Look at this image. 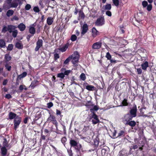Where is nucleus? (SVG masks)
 Masks as SVG:
<instances>
[{
    "label": "nucleus",
    "instance_id": "nucleus-1",
    "mask_svg": "<svg viewBox=\"0 0 156 156\" xmlns=\"http://www.w3.org/2000/svg\"><path fill=\"white\" fill-rule=\"evenodd\" d=\"M71 56L72 62L73 65H75L78 61L80 58V55L77 51H75L70 56Z\"/></svg>",
    "mask_w": 156,
    "mask_h": 156
},
{
    "label": "nucleus",
    "instance_id": "nucleus-2",
    "mask_svg": "<svg viewBox=\"0 0 156 156\" xmlns=\"http://www.w3.org/2000/svg\"><path fill=\"white\" fill-rule=\"evenodd\" d=\"M50 116L48 118L47 121H49V122H51L53 124L55 125L56 128V129L58 130V123L56 120V117L55 115H51L50 113H49Z\"/></svg>",
    "mask_w": 156,
    "mask_h": 156
},
{
    "label": "nucleus",
    "instance_id": "nucleus-3",
    "mask_svg": "<svg viewBox=\"0 0 156 156\" xmlns=\"http://www.w3.org/2000/svg\"><path fill=\"white\" fill-rule=\"evenodd\" d=\"M105 21L104 17L102 15L100 16L98 18L95 22V25L98 26H101L104 25L105 24Z\"/></svg>",
    "mask_w": 156,
    "mask_h": 156
},
{
    "label": "nucleus",
    "instance_id": "nucleus-4",
    "mask_svg": "<svg viewBox=\"0 0 156 156\" xmlns=\"http://www.w3.org/2000/svg\"><path fill=\"white\" fill-rule=\"evenodd\" d=\"M22 121V118L19 115L13 120L14 129L16 130Z\"/></svg>",
    "mask_w": 156,
    "mask_h": 156
},
{
    "label": "nucleus",
    "instance_id": "nucleus-5",
    "mask_svg": "<svg viewBox=\"0 0 156 156\" xmlns=\"http://www.w3.org/2000/svg\"><path fill=\"white\" fill-rule=\"evenodd\" d=\"M92 114V115L90 117V119H94L92 120L93 124H96L99 122L100 120L98 118V115L96 114L95 113Z\"/></svg>",
    "mask_w": 156,
    "mask_h": 156
},
{
    "label": "nucleus",
    "instance_id": "nucleus-6",
    "mask_svg": "<svg viewBox=\"0 0 156 156\" xmlns=\"http://www.w3.org/2000/svg\"><path fill=\"white\" fill-rule=\"evenodd\" d=\"M94 148L93 149H91L89 150V151L91 152L95 150L96 149L98 146L99 143V139L98 137H96L94 140Z\"/></svg>",
    "mask_w": 156,
    "mask_h": 156
},
{
    "label": "nucleus",
    "instance_id": "nucleus-7",
    "mask_svg": "<svg viewBox=\"0 0 156 156\" xmlns=\"http://www.w3.org/2000/svg\"><path fill=\"white\" fill-rule=\"evenodd\" d=\"M102 43L100 41L94 43L92 45V48L93 49L98 50L101 47Z\"/></svg>",
    "mask_w": 156,
    "mask_h": 156
},
{
    "label": "nucleus",
    "instance_id": "nucleus-8",
    "mask_svg": "<svg viewBox=\"0 0 156 156\" xmlns=\"http://www.w3.org/2000/svg\"><path fill=\"white\" fill-rule=\"evenodd\" d=\"M43 41L42 39H39L36 42V46L35 48L36 51H38L39 48L43 46Z\"/></svg>",
    "mask_w": 156,
    "mask_h": 156
},
{
    "label": "nucleus",
    "instance_id": "nucleus-9",
    "mask_svg": "<svg viewBox=\"0 0 156 156\" xmlns=\"http://www.w3.org/2000/svg\"><path fill=\"white\" fill-rule=\"evenodd\" d=\"M137 108L135 106L133 107L130 111L129 114L132 116L134 118L136 116Z\"/></svg>",
    "mask_w": 156,
    "mask_h": 156
},
{
    "label": "nucleus",
    "instance_id": "nucleus-10",
    "mask_svg": "<svg viewBox=\"0 0 156 156\" xmlns=\"http://www.w3.org/2000/svg\"><path fill=\"white\" fill-rule=\"evenodd\" d=\"M133 118V117L129 113L126 114L124 116L123 120L126 121V122H127L131 120Z\"/></svg>",
    "mask_w": 156,
    "mask_h": 156
},
{
    "label": "nucleus",
    "instance_id": "nucleus-11",
    "mask_svg": "<svg viewBox=\"0 0 156 156\" xmlns=\"http://www.w3.org/2000/svg\"><path fill=\"white\" fill-rule=\"evenodd\" d=\"M88 30V25L87 24H84L82 27V30L81 32L82 35H83L87 32Z\"/></svg>",
    "mask_w": 156,
    "mask_h": 156
},
{
    "label": "nucleus",
    "instance_id": "nucleus-12",
    "mask_svg": "<svg viewBox=\"0 0 156 156\" xmlns=\"http://www.w3.org/2000/svg\"><path fill=\"white\" fill-rule=\"evenodd\" d=\"M69 46V43L67 42L62 47L58 48V49L62 52H64L66 50Z\"/></svg>",
    "mask_w": 156,
    "mask_h": 156
},
{
    "label": "nucleus",
    "instance_id": "nucleus-13",
    "mask_svg": "<svg viewBox=\"0 0 156 156\" xmlns=\"http://www.w3.org/2000/svg\"><path fill=\"white\" fill-rule=\"evenodd\" d=\"M92 37L94 38L97 35L99 34V31L94 27L92 29Z\"/></svg>",
    "mask_w": 156,
    "mask_h": 156
},
{
    "label": "nucleus",
    "instance_id": "nucleus-14",
    "mask_svg": "<svg viewBox=\"0 0 156 156\" xmlns=\"http://www.w3.org/2000/svg\"><path fill=\"white\" fill-rule=\"evenodd\" d=\"M18 116V115H17L16 113L12 112H10L8 115L9 119L10 120L15 119Z\"/></svg>",
    "mask_w": 156,
    "mask_h": 156
},
{
    "label": "nucleus",
    "instance_id": "nucleus-15",
    "mask_svg": "<svg viewBox=\"0 0 156 156\" xmlns=\"http://www.w3.org/2000/svg\"><path fill=\"white\" fill-rule=\"evenodd\" d=\"M69 144L71 147L77 146V144L76 141L72 138H71L70 140Z\"/></svg>",
    "mask_w": 156,
    "mask_h": 156
},
{
    "label": "nucleus",
    "instance_id": "nucleus-16",
    "mask_svg": "<svg viewBox=\"0 0 156 156\" xmlns=\"http://www.w3.org/2000/svg\"><path fill=\"white\" fill-rule=\"evenodd\" d=\"M27 73L26 72H23L21 74L17 76V80H20L21 79L26 77L27 75Z\"/></svg>",
    "mask_w": 156,
    "mask_h": 156
},
{
    "label": "nucleus",
    "instance_id": "nucleus-17",
    "mask_svg": "<svg viewBox=\"0 0 156 156\" xmlns=\"http://www.w3.org/2000/svg\"><path fill=\"white\" fill-rule=\"evenodd\" d=\"M18 28L21 31H24L26 29L25 25L23 23H20L18 26Z\"/></svg>",
    "mask_w": 156,
    "mask_h": 156
},
{
    "label": "nucleus",
    "instance_id": "nucleus-18",
    "mask_svg": "<svg viewBox=\"0 0 156 156\" xmlns=\"http://www.w3.org/2000/svg\"><path fill=\"white\" fill-rule=\"evenodd\" d=\"M15 47L19 49H22L23 46L21 41L17 42L15 45Z\"/></svg>",
    "mask_w": 156,
    "mask_h": 156
},
{
    "label": "nucleus",
    "instance_id": "nucleus-19",
    "mask_svg": "<svg viewBox=\"0 0 156 156\" xmlns=\"http://www.w3.org/2000/svg\"><path fill=\"white\" fill-rule=\"evenodd\" d=\"M136 122L134 120L129 121L127 122H126V125H128L132 127H133L135 126H136Z\"/></svg>",
    "mask_w": 156,
    "mask_h": 156
},
{
    "label": "nucleus",
    "instance_id": "nucleus-20",
    "mask_svg": "<svg viewBox=\"0 0 156 156\" xmlns=\"http://www.w3.org/2000/svg\"><path fill=\"white\" fill-rule=\"evenodd\" d=\"M29 31L30 33L32 35H34L35 33L36 30L34 27H30L29 28Z\"/></svg>",
    "mask_w": 156,
    "mask_h": 156
},
{
    "label": "nucleus",
    "instance_id": "nucleus-21",
    "mask_svg": "<svg viewBox=\"0 0 156 156\" xmlns=\"http://www.w3.org/2000/svg\"><path fill=\"white\" fill-rule=\"evenodd\" d=\"M141 66L143 69L144 70H146L148 66V62L147 61H145L141 64Z\"/></svg>",
    "mask_w": 156,
    "mask_h": 156
},
{
    "label": "nucleus",
    "instance_id": "nucleus-22",
    "mask_svg": "<svg viewBox=\"0 0 156 156\" xmlns=\"http://www.w3.org/2000/svg\"><path fill=\"white\" fill-rule=\"evenodd\" d=\"M54 21V19L52 17H48L47 19V23L48 25H51Z\"/></svg>",
    "mask_w": 156,
    "mask_h": 156
},
{
    "label": "nucleus",
    "instance_id": "nucleus-23",
    "mask_svg": "<svg viewBox=\"0 0 156 156\" xmlns=\"http://www.w3.org/2000/svg\"><path fill=\"white\" fill-rule=\"evenodd\" d=\"M38 82V81L36 80L32 81L29 87H31L32 89H34L37 85V83Z\"/></svg>",
    "mask_w": 156,
    "mask_h": 156
},
{
    "label": "nucleus",
    "instance_id": "nucleus-24",
    "mask_svg": "<svg viewBox=\"0 0 156 156\" xmlns=\"http://www.w3.org/2000/svg\"><path fill=\"white\" fill-rule=\"evenodd\" d=\"M105 57L108 60H110V62L111 63L114 62L115 61L111 59L112 56L109 52H108L106 53Z\"/></svg>",
    "mask_w": 156,
    "mask_h": 156
},
{
    "label": "nucleus",
    "instance_id": "nucleus-25",
    "mask_svg": "<svg viewBox=\"0 0 156 156\" xmlns=\"http://www.w3.org/2000/svg\"><path fill=\"white\" fill-rule=\"evenodd\" d=\"M6 147H2L1 148V154L2 156H5L7 153V150Z\"/></svg>",
    "mask_w": 156,
    "mask_h": 156
},
{
    "label": "nucleus",
    "instance_id": "nucleus-26",
    "mask_svg": "<svg viewBox=\"0 0 156 156\" xmlns=\"http://www.w3.org/2000/svg\"><path fill=\"white\" fill-rule=\"evenodd\" d=\"M6 47V43L3 39H0V48H5Z\"/></svg>",
    "mask_w": 156,
    "mask_h": 156
},
{
    "label": "nucleus",
    "instance_id": "nucleus-27",
    "mask_svg": "<svg viewBox=\"0 0 156 156\" xmlns=\"http://www.w3.org/2000/svg\"><path fill=\"white\" fill-rule=\"evenodd\" d=\"M103 9L105 10H110L112 8V6L110 4H107L105 5H104L103 7Z\"/></svg>",
    "mask_w": 156,
    "mask_h": 156
},
{
    "label": "nucleus",
    "instance_id": "nucleus-28",
    "mask_svg": "<svg viewBox=\"0 0 156 156\" xmlns=\"http://www.w3.org/2000/svg\"><path fill=\"white\" fill-rule=\"evenodd\" d=\"M99 109V107L97 105H94V107L90 109V112L93 113H95V111H97Z\"/></svg>",
    "mask_w": 156,
    "mask_h": 156
},
{
    "label": "nucleus",
    "instance_id": "nucleus-29",
    "mask_svg": "<svg viewBox=\"0 0 156 156\" xmlns=\"http://www.w3.org/2000/svg\"><path fill=\"white\" fill-rule=\"evenodd\" d=\"M86 88L89 91H93L95 90V87L92 85H88L86 86Z\"/></svg>",
    "mask_w": 156,
    "mask_h": 156
},
{
    "label": "nucleus",
    "instance_id": "nucleus-30",
    "mask_svg": "<svg viewBox=\"0 0 156 156\" xmlns=\"http://www.w3.org/2000/svg\"><path fill=\"white\" fill-rule=\"evenodd\" d=\"M14 12L13 10L12 9L9 10L6 12V15L8 17H10L13 15Z\"/></svg>",
    "mask_w": 156,
    "mask_h": 156
},
{
    "label": "nucleus",
    "instance_id": "nucleus-31",
    "mask_svg": "<svg viewBox=\"0 0 156 156\" xmlns=\"http://www.w3.org/2000/svg\"><path fill=\"white\" fill-rule=\"evenodd\" d=\"M146 140L145 137L144 136L143 138V140L140 142L139 141L138 142V143L140 144V146L142 147H144L146 143Z\"/></svg>",
    "mask_w": 156,
    "mask_h": 156
},
{
    "label": "nucleus",
    "instance_id": "nucleus-32",
    "mask_svg": "<svg viewBox=\"0 0 156 156\" xmlns=\"http://www.w3.org/2000/svg\"><path fill=\"white\" fill-rule=\"evenodd\" d=\"M5 59L6 60V62H8L10 61L12 57L8 54H6L5 55Z\"/></svg>",
    "mask_w": 156,
    "mask_h": 156
},
{
    "label": "nucleus",
    "instance_id": "nucleus-33",
    "mask_svg": "<svg viewBox=\"0 0 156 156\" xmlns=\"http://www.w3.org/2000/svg\"><path fill=\"white\" fill-rule=\"evenodd\" d=\"M14 29V26L12 25H9L8 26V30L10 33L12 32V30Z\"/></svg>",
    "mask_w": 156,
    "mask_h": 156
},
{
    "label": "nucleus",
    "instance_id": "nucleus-34",
    "mask_svg": "<svg viewBox=\"0 0 156 156\" xmlns=\"http://www.w3.org/2000/svg\"><path fill=\"white\" fill-rule=\"evenodd\" d=\"M122 104L123 106H127L128 105V103L127 102V100L126 98H124L123 100Z\"/></svg>",
    "mask_w": 156,
    "mask_h": 156
},
{
    "label": "nucleus",
    "instance_id": "nucleus-35",
    "mask_svg": "<svg viewBox=\"0 0 156 156\" xmlns=\"http://www.w3.org/2000/svg\"><path fill=\"white\" fill-rule=\"evenodd\" d=\"M125 135V132L123 130H121L118 134V135L117 137H120L121 136L123 137Z\"/></svg>",
    "mask_w": 156,
    "mask_h": 156
},
{
    "label": "nucleus",
    "instance_id": "nucleus-36",
    "mask_svg": "<svg viewBox=\"0 0 156 156\" xmlns=\"http://www.w3.org/2000/svg\"><path fill=\"white\" fill-rule=\"evenodd\" d=\"M3 147H8V142L7 141V140L6 138H5L4 139V141L3 143Z\"/></svg>",
    "mask_w": 156,
    "mask_h": 156
},
{
    "label": "nucleus",
    "instance_id": "nucleus-37",
    "mask_svg": "<svg viewBox=\"0 0 156 156\" xmlns=\"http://www.w3.org/2000/svg\"><path fill=\"white\" fill-rule=\"evenodd\" d=\"M79 16L82 19H83L85 17V15L83 11L80 10L79 12Z\"/></svg>",
    "mask_w": 156,
    "mask_h": 156
},
{
    "label": "nucleus",
    "instance_id": "nucleus-38",
    "mask_svg": "<svg viewBox=\"0 0 156 156\" xmlns=\"http://www.w3.org/2000/svg\"><path fill=\"white\" fill-rule=\"evenodd\" d=\"M82 139L85 141L89 142L90 141L91 138L89 136H87V137H83Z\"/></svg>",
    "mask_w": 156,
    "mask_h": 156
},
{
    "label": "nucleus",
    "instance_id": "nucleus-39",
    "mask_svg": "<svg viewBox=\"0 0 156 156\" xmlns=\"http://www.w3.org/2000/svg\"><path fill=\"white\" fill-rule=\"evenodd\" d=\"M80 79L83 81H84L86 79V76L84 73H82L80 76Z\"/></svg>",
    "mask_w": 156,
    "mask_h": 156
},
{
    "label": "nucleus",
    "instance_id": "nucleus-40",
    "mask_svg": "<svg viewBox=\"0 0 156 156\" xmlns=\"http://www.w3.org/2000/svg\"><path fill=\"white\" fill-rule=\"evenodd\" d=\"M46 139V136L45 135H43L42 133H41V137L40 139V143H41L42 140H45Z\"/></svg>",
    "mask_w": 156,
    "mask_h": 156
},
{
    "label": "nucleus",
    "instance_id": "nucleus-41",
    "mask_svg": "<svg viewBox=\"0 0 156 156\" xmlns=\"http://www.w3.org/2000/svg\"><path fill=\"white\" fill-rule=\"evenodd\" d=\"M113 3L116 6H118L119 5V0H112Z\"/></svg>",
    "mask_w": 156,
    "mask_h": 156
},
{
    "label": "nucleus",
    "instance_id": "nucleus-42",
    "mask_svg": "<svg viewBox=\"0 0 156 156\" xmlns=\"http://www.w3.org/2000/svg\"><path fill=\"white\" fill-rule=\"evenodd\" d=\"M71 60V56H70L67 58L64 62V64H68L69 62Z\"/></svg>",
    "mask_w": 156,
    "mask_h": 156
},
{
    "label": "nucleus",
    "instance_id": "nucleus-43",
    "mask_svg": "<svg viewBox=\"0 0 156 156\" xmlns=\"http://www.w3.org/2000/svg\"><path fill=\"white\" fill-rule=\"evenodd\" d=\"M60 58L59 54L57 53H56L54 54V60L55 61H56L58 59Z\"/></svg>",
    "mask_w": 156,
    "mask_h": 156
},
{
    "label": "nucleus",
    "instance_id": "nucleus-44",
    "mask_svg": "<svg viewBox=\"0 0 156 156\" xmlns=\"http://www.w3.org/2000/svg\"><path fill=\"white\" fill-rule=\"evenodd\" d=\"M13 45L12 44H9L7 48V50L11 51L13 49Z\"/></svg>",
    "mask_w": 156,
    "mask_h": 156
},
{
    "label": "nucleus",
    "instance_id": "nucleus-45",
    "mask_svg": "<svg viewBox=\"0 0 156 156\" xmlns=\"http://www.w3.org/2000/svg\"><path fill=\"white\" fill-rule=\"evenodd\" d=\"M67 152L69 156H73V153L72 151L71 150V147L70 149H67Z\"/></svg>",
    "mask_w": 156,
    "mask_h": 156
},
{
    "label": "nucleus",
    "instance_id": "nucleus-46",
    "mask_svg": "<svg viewBox=\"0 0 156 156\" xmlns=\"http://www.w3.org/2000/svg\"><path fill=\"white\" fill-rule=\"evenodd\" d=\"M77 39V37L75 34L72 35L71 37V40L72 41H75Z\"/></svg>",
    "mask_w": 156,
    "mask_h": 156
},
{
    "label": "nucleus",
    "instance_id": "nucleus-47",
    "mask_svg": "<svg viewBox=\"0 0 156 156\" xmlns=\"http://www.w3.org/2000/svg\"><path fill=\"white\" fill-rule=\"evenodd\" d=\"M67 141V138L66 137V136L63 137L61 139V141L62 143L64 144V145H65L66 144V143Z\"/></svg>",
    "mask_w": 156,
    "mask_h": 156
},
{
    "label": "nucleus",
    "instance_id": "nucleus-48",
    "mask_svg": "<svg viewBox=\"0 0 156 156\" xmlns=\"http://www.w3.org/2000/svg\"><path fill=\"white\" fill-rule=\"evenodd\" d=\"M12 36L14 38H15L18 34V31L17 30H15L12 32Z\"/></svg>",
    "mask_w": 156,
    "mask_h": 156
},
{
    "label": "nucleus",
    "instance_id": "nucleus-49",
    "mask_svg": "<svg viewBox=\"0 0 156 156\" xmlns=\"http://www.w3.org/2000/svg\"><path fill=\"white\" fill-rule=\"evenodd\" d=\"M94 105L90 101H87V103L86 104V106L87 107L93 106Z\"/></svg>",
    "mask_w": 156,
    "mask_h": 156
},
{
    "label": "nucleus",
    "instance_id": "nucleus-50",
    "mask_svg": "<svg viewBox=\"0 0 156 156\" xmlns=\"http://www.w3.org/2000/svg\"><path fill=\"white\" fill-rule=\"evenodd\" d=\"M57 77L63 79L65 77L64 74L63 73H61L58 74Z\"/></svg>",
    "mask_w": 156,
    "mask_h": 156
},
{
    "label": "nucleus",
    "instance_id": "nucleus-51",
    "mask_svg": "<svg viewBox=\"0 0 156 156\" xmlns=\"http://www.w3.org/2000/svg\"><path fill=\"white\" fill-rule=\"evenodd\" d=\"M7 31H8V27L5 26H4L2 30V32L5 33Z\"/></svg>",
    "mask_w": 156,
    "mask_h": 156
},
{
    "label": "nucleus",
    "instance_id": "nucleus-52",
    "mask_svg": "<svg viewBox=\"0 0 156 156\" xmlns=\"http://www.w3.org/2000/svg\"><path fill=\"white\" fill-rule=\"evenodd\" d=\"M5 68L9 71H10L11 70V66H9V64L6 63L5 65Z\"/></svg>",
    "mask_w": 156,
    "mask_h": 156
},
{
    "label": "nucleus",
    "instance_id": "nucleus-53",
    "mask_svg": "<svg viewBox=\"0 0 156 156\" xmlns=\"http://www.w3.org/2000/svg\"><path fill=\"white\" fill-rule=\"evenodd\" d=\"M47 105L48 108H50L53 106V104L52 102H50L47 103Z\"/></svg>",
    "mask_w": 156,
    "mask_h": 156
},
{
    "label": "nucleus",
    "instance_id": "nucleus-54",
    "mask_svg": "<svg viewBox=\"0 0 156 156\" xmlns=\"http://www.w3.org/2000/svg\"><path fill=\"white\" fill-rule=\"evenodd\" d=\"M56 115L57 116H60L61 117H62L63 116L61 114V111L57 109L56 110Z\"/></svg>",
    "mask_w": 156,
    "mask_h": 156
},
{
    "label": "nucleus",
    "instance_id": "nucleus-55",
    "mask_svg": "<svg viewBox=\"0 0 156 156\" xmlns=\"http://www.w3.org/2000/svg\"><path fill=\"white\" fill-rule=\"evenodd\" d=\"M33 10L35 12H38L40 11L39 8L37 6H35L34 7Z\"/></svg>",
    "mask_w": 156,
    "mask_h": 156
},
{
    "label": "nucleus",
    "instance_id": "nucleus-56",
    "mask_svg": "<svg viewBox=\"0 0 156 156\" xmlns=\"http://www.w3.org/2000/svg\"><path fill=\"white\" fill-rule=\"evenodd\" d=\"M89 128L88 126H84L83 129V132H86L88 130H89Z\"/></svg>",
    "mask_w": 156,
    "mask_h": 156
},
{
    "label": "nucleus",
    "instance_id": "nucleus-57",
    "mask_svg": "<svg viewBox=\"0 0 156 156\" xmlns=\"http://www.w3.org/2000/svg\"><path fill=\"white\" fill-rule=\"evenodd\" d=\"M147 10L149 11H151L152 9V5L151 4H149V5H147Z\"/></svg>",
    "mask_w": 156,
    "mask_h": 156
},
{
    "label": "nucleus",
    "instance_id": "nucleus-58",
    "mask_svg": "<svg viewBox=\"0 0 156 156\" xmlns=\"http://www.w3.org/2000/svg\"><path fill=\"white\" fill-rule=\"evenodd\" d=\"M142 5L144 7H146L148 5V3L146 1H144L142 2Z\"/></svg>",
    "mask_w": 156,
    "mask_h": 156
},
{
    "label": "nucleus",
    "instance_id": "nucleus-59",
    "mask_svg": "<svg viewBox=\"0 0 156 156\" xmlns=\"http://www.w3.org/2000/svg\"><path fill=\"white\" fill-rule=\"evenodd\" d=\"M31 8V6L30 5L27 4L25 7V9L26 10H29Z\"/></svg>",
    "mask_w": 156,
    "mask_h": 156
},
{
    "label": "nucleus",
    "instance_id": "nucleus-60",
    "mask_svg": "<svg viewBox=\"0 0 156 156\" xmlns=\"http://www.w3.org/2000/svg\"><path fill=\"white\" fill-rule=\"evenodd\" d=\"M5 97L8 99H10L12 98V96L10 94H7L5 95Z\"/></svg>",
    "mask_w": 156,
    "mask_h": 156
},
{
    "label": "nucleus",
    "instance_id": "nucleus-61",
    "mask_svg": "<svg viewBox=\"0 0 156 156\" xmlns=\"http://www.w3.org/2000/svg\"><path fill=\"white\" fill-rule=\"evenodd\" d=\"M106 14L109 16H111L112 15L111 12L109 11V10L106 11Z\"/></svg>",
    "mask_w": 156,
    "mask_h": 156
},
{
    "label": "nucleus",
    "instance_id": "nucleus-62",
    "mask_svg": "<svg viewBox=\"0 0 156 156\" xmlns=\"http://www.w3.org/2000/svg\"><path fill=\"white\" fill-rule=\"evenodd\" d=\"M70 72L71 71L70 70H67L65 71L64 73V76L68 75Z\"/></svg>",
    "mask_w": 156,
    "mask_h": 156
},
{
    "label": "nucleus",
    "instance_id": "nucleus-63",
    "mask_svg": "<svg viewBox=\"0 0 156 156\" xmlns=\"http://www.w3.org/2000/svg\"><path fill=\"white\" fill-rule=\"evenodd\" d=\"M137 72L138 74H141L142 72V70L140 68L137 69Z\"/></svg>",
    "mask_w": 156,
    "mask_h": 156
},
{
    "label": "nucleus",
    "instance_id": "nucleus-64",
    "mask_svg": "<svg viewBox=\"0 0 156 156\" xmlns=\"http://www.w3.org/2000/svg\"><path fill=\"white\" fill-rule=\"evenodd\" d=\"M73 147L76 150V151L77 153L80 152V148H79L78 147L77 145V146H75Z\"/></svg>",
    "mask_w": 156,
    "mask_h": 156
}]
</instances>
